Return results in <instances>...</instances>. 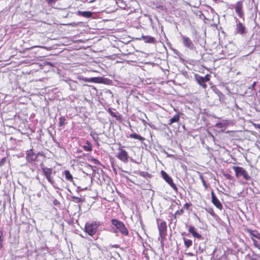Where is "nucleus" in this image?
<instances>
[{
    "instance_id": "obj_1",
    "label": "nucleus",
    "mask_w": 260,
    "mask_h": 260,
    "mask_svg": "<svg viewBox=\"0 0 260 260\" xmlns=\"http://www.w3.org/2000/svg\"><path fill=\"white\" fill-rule=\"evenodd\" d=\"M244 230L249 235L253 247L260 251V233L256 230H253L249 228H246Z\"/></svg>"
},
{
    "instance_id": "obj_2",
    "label": "nucleus",
    "mask_w": 260,
    "mask_h": 260,
    "mask_svg": "<svg viewBox=\"0 0 260 260\" xmlns=\"http://www.w3.org/2000/svg\"><path fill=\"white\" fill-rule=\"evenodd\" d=\"M100 225V222L98 221L87 222L85 224L84 231L89 236H93L96 233Z\"/></svg>"
},
{
    "instance_id": "obj_3",
    "label": "nucleus",
    "mask_w": 260,
    "mask_h": 260,
    "mask_svg": "<svg viewBox=\"0 0 260 260\" xmlns=\"http://www.w3.org/2000/svg\"><path fill=\"white\" fill-rule=\"evenodd\" d=\"M236 23L235 34L242 36L245 35L248 32L245 24L240 21L238 18L236 19Z\"/></svg>"
},
{
    "instance_id": "obj_4",
    "label": "nucleus",
    "mask_w": 260,
    "mask_h": 260,
    "mask_svg": "<svg viewBox=\"0 0 260 260\" xmlns=\"http://www.w3.org/2000/svg\"><path fill=\"white\" fill-rule=\"evenodd\" d=\"M117 145L119 146V147L118 148V152L116 155V157L124 163H127L128 160L127 152L123 149L124 147L121 145L120 143H118Z\"/></svg>"
},
{
    "instance_id": "obj_5",
    "label": "nucleus",
    "mask_w": 260,
    "mask_h": 260,
    "mask_svg": "<svg viewBox=\"0 0 260 260\" xmlns=\"http://www.w3.org/2000/svg\"><path fill=\"white\" fill-rule=\"evenodd\" d=\"M157 228L159 232V235L161 240H164L166 238L167 235V224L165 220H161L160 223H158V219H156Z\"/></svg>"
},
{
    "instance_id": "obj_6",
    "label": "nucleus",
    "mask_w": 260,
    "mask_h": 260,
    "mask_svg": "<svg viewBox=\"0 0 260 260\" xmlns=\"http://www.w3.org/2000/svg\"><path fill=\"white\" fill-rule=\"evenodd\" d=\"M233 169L235 171V175L237 178L242 176L246 180H250L251 177L249 175L248 172L245 170L243 168L238 166H233Z\"/></svg>"
},
{
    "instance_id": "obj_7",
    "label": "nucleus",
    "mask_w": 260,
    "mask_h": 260,
    "mask_svg": "<svg viewBox=\"0 0 260 260\" xmlns=\"http://www.w3.org/2000/svg\"><path fill=\"white\" fill-rule=\"evenodd\" d=\"M112 224L114 225L119 232L124 236L128 235V231L125 226L124 224L121 221L118 220L116 219H112Z\"/></svg>"
},
{
    "instance_id": "obj_8",
    "label": "nucleus",
    "mask_w": 260,
    "mask_h": 260,
    "mask_svg": "<svg viewBox=\"0 0 260 260\" xmlns=\"http://www.w3.org/2000/svg\"><path fill=\"white\" fill-rule=\"evenodd\" d=\"M234 7L235 13L238 16L244 20L245 13L243 8V0H240L237 2Z\"/></svg>"
},
{
    "instance_id": "obj_9",
    "label": "nucleus",
    "mask_w": 260,
    "mask_h": 260,
    "mask_svg": "<svg viewBox=\"0 0 260 260\" xmlns=\"http://www.w3.org/2000/svg\"><path fill=\"white\" fill-rule=\"evenodd\" d=\"M40 166L43 171V174L44 176L46 177L48 181L51 184H53L54 183V181L51 177L53 171L52 169L51 168H49L46 167H45L43 162L40 165Z\"/></svg>"
},
{
    "instance_id": "obj_10",
    "label": "nucleus",
    "mask_w": 260,
    "mask_h": 260,
    "mask_svg": "<svg viewBox=\"0 0 260 260\" xmlns=\"http://www.w3.org/2000/svg\"><path fill=\"white\" fill-rule=\"evenodd\" d=\"M39 155L44 156V155L41 152H38L37 154H35L32 149H30L27 151L26 159L27 161L32 162L37 161V159Z\"/></svg>"
},
{
    "instance_id": "obj_11",
    "label": "nucleus",
    "mask_w": 260,
    "mask_h": 260,
    "mask_svg": "<svg viewBox=\"0 0 260 260\" xmlns=\"http://www.w3.org/2000/svg\"><path fill=\"white\" fill-rule=\"evenodd\" d=\"M161 177L170 185V186L175 191H177L178 188L176 184L174 183L172 178L164 171H161Z\"/></svg>"
},
{
    "instance_id": "obj_12",
    "label": "nucleus",
    "mask_w": 260,
    "mask_h": 260,
    "mask_svg": "<svg viewBox=\"0 0 260 260\" xmlns=\"http://www.w3.org/2000/svg\"><path fill=\"white\" fill-rule=\"evenodd\" d=\"M211 197L212 204L218 209L222 210L223 208L222 205L213 190L211 191Z\"/></svg>"
},
{
    "instance_id": "obj_13",
    "label": "nucleus",
    "mask_w": 260,
    "mask_h": 260,
    "mask_svg": "<svg viewBox=\"0 0 260 260\" xmlns=\"http://www.w3.org/2000/svg\"><path fill=\"white\" fill-rule=\"evenodd\" d=\"M182 42H183L184 45L186 47H187L190 49H193L194 45L189 37H186V36H182Z\"/></svg>"
},
{
    "instance_id": "obj_14",
    "label": "nucleus",
    "mask_w": 260,
    "mask_h": 260,
    "mask_svg": "<svg viewBox=\"0 0 260 260\" xmlns=\"http://www.w3.org/2000/svg\"><path fill=\"white\" fill-rule=\"evenodd\" d=\"M244 260H260V255L252 250L251 253L245 255Z\"/></svg>"
},
{
    "instance_id": "obj_15",
    "label": "nucleus",
    "mask_w": 260,
    "mask_h": 260,
    "mask_svg": "<svg viewBox=\"0 0 260 260\" xmlns=\"http://www.w3.org/2000/svg\"><path fill=\"white\" fill-rule=\"evenodd\" d=\"M194 78L196 82L203 88L206 89L207 87L206 82L205 81L203 77H202L198 74H195Z\"/></svg>"
},
{
    "instance_id": "obj_16",
    "label": "nucleus",
    "mask_w": 260,
    "mask_h": 260,
    "mask_svg": "<svg viewBox=\"0 0 260 260\" xmlns=\"http://www.w3.org/2000/svg\"><path fill=\"white\" fill-rule=\"evenodd\" d=\"M94 2L95 4L93 8L95 9H103L104 7L106 6L105 2L106 0H93L90 1L89 3Z\"/></svg>"
},
{
    "instance_id": "obj_17",
    "label": "nucleus",
    "mask_w": 260,
    "mask_h": 260,
    "mask_svg": "<svg viewBox=\"0 0 260 260\" xmlns=\"http://www.w3.org/2000/svg\"><path fill=\"white\" fill-rule=\"evenodd\" d=\"M188 232L191 233L194 238L198 239H202V235L196 232V229L193 226L190 225L189 226Z\"/></svg>"
},
{
    "instance_id": "obj_18",
    "label": "nucleus",
    "mask_w": 260,
    "mask_h": 260,
    "mask_svg": "<svg viewBox=\"0 0 260 260\" xmlns=\"http://www.w3.org/2000/svg\"><path fill=\"white\" fill-rule=\"evenodd\" d=\"M78 16H80L85 18H89L92 17V13L90 11H78L77 12Z\"/></svg>"
},
{
    "instance_id": "obj_19",
    "label": "nucleus",
    "mask_w": 260,
    "mask_h": 260,
    "mask_svg": "<svg viewBox=\"0 0 260 260\" xmlns=\"http://www.w3.org/2000/svg\"><path fill=\"white\" fill-rule=\"evenodd\" d=\"M108 112L111 116L114 117L117 120L121 121V116L117 112L113 111L110 108L108 109Z\"/></svg>"
},
{
    "instance_id": "obj_20",
    "label": "nucleus",
    "mask_w": 260,
    "mask_h": 260,
    "mask_svg": "<svg viewBox=\"0 0 260 260\" xmlns=\"http://www.w3.org/2000/svg\"><path fill=\"white\" fill-rule=\"evenodd\" d=\"M180 120V113H178L171 118L168 122V125H171L173 123L178 122Z\"/></svg>"
},
{
    "instance_id": "obj_21",
    "label": "nucleus",
    "mask_w": 260,
    "mask_h": 260,
    "mask_svg": "<svg viewBox=\"0 0 260 260\" xmlns=\"http://www.w3.org/2000/svg\"><path fill=\"white\" fill-rule=\"evenodd\" d=\"M82 148L86 151H92V145L88 140H86L85 145H83Z\"/></svg>"
},
{
    "instance_id": "obj_22",
    "label": "nucleus",
    "mask_w": 260,
    "mask_h": 260,
    "mask_svg": "<svg viewBox=\"0 0 260 260\" xmlns=\"http://www.w3.org/2000/svg\"><path fill=\"white\" fill-rule=\"evenodd\" d=\"M66 179L70 182H73V177L72 175L71 174L70 171L65 170L63 173Z\"/></svg>"
},
{
    "instance_id": "obj_23",
    "label": "nucleus",
    "mask_w": 260,
    "mask_h": 260,
    "mask_svg": "<svg viewBox=\"0 0 260 260\" xmlns=\"http://www.w3.org/2000/svg\"><path fill=\"white\" fill-rule=\"evenodd\" d=\"M143 40L146 43H154L155 41L154 38L150 36H142Z\"/></svg>"
},
{
    "instance_id": "obj_24",
    "label": "nucleus",
    "mask_w": 260,
    "mask_h": 260,
    "mask_svg": "<svg viewBox=\"0 0 260 260\" xmlns=\"http://www.w3.org/2000/svg\"><path fill=\"white\" fill-rule=\"evenodd\" d=\"M129 137L131 138H133V139H135L139 140H140L141 142H143L145 140L144 138H143V137L141 136L140 135H137L136 133L131 134L129 135Z\"/></svg>"
},
{
    "instance_id": "obj_25",
    "label": "nucleus",
    "mask_w": 260,
    "mask_h": 260,
    "mask_svg": "<svg viewBox=\"0 0 260 260\" xmlns=\"http://www.w3.org/2000/svg\"><path fill=\"white\" fill-rule=\"evenodd\" d=\"M184 245L186 248H188L189 247H190L192 244V242L190 239H187L185 238H183Z\"/></svg>"
},
{
    "instance_id": "obj_26",
    "label": "nucleus",
    "mask_w": 260,
    "mask_h": 260,
    "mask_svg": "<svg viewBox=\"0 0 260 260\" xmlns=\"http://www.w3.org/2000/svg\"><path fill=\"white\" fill-rule=\"evenodd\" d=\"M66 119L64 116H61L59 118L58 125L59 127L63 126L66 123Z\"/></svg>"
},
{
    "instance_id": "obj_27",
    "label": "nucleus",
    "mask_w": 260,
    "mask_h": 260,
    "mask_svg": "<svg viewBox=\"0 0 260 260\" xmlns=\"http://www.w3.org/2000/svg\"><path fill=\"white\" fill-rule=\"evenodd\" d=\"M71 198L73 200L77 203H82L84 201V199H82L76 196H72Z\"/></svg>"
},
{
    "instance_id": "obj_28",
    "label": "nucleus",
    "mask_w": 260,
    "mask_h": 260,
    "mask_svg": "<svg viewBox=\"0 0 260 260\" xmlns=\"http://www.w3.org/2000/svg\"><path fill=\"white\" fill-rule=\"evenodd\" d=\"M200 178L201 180L202 184H203V186H204L205 189H207L208 187V186L206 181L205 180L204 177L203 176V175L202 174H201L200 175Z\"/></svg>"
},
{
    "instance_id": "obj_29",
    "label": "nucleus",
    "mask_w": 260,
    "mask_h": 260,
    "mask_svg": "<svg viewBox=\"0 0 260 260\" xmlns=\"http://www.w3.org/2000/svg\"><path fill=\"white\" fill-rule=\"evenodd\" d=\"M183 213L184 210L183 209L176 211L174 215V218H176L177 216L182 215Z\"/></svg>"
},
{
    "instance_id": "obj_30",
    "label": "nucleus",
    "mask_w": 260,
    "mask_h": 260,
    "mask_svg": "<svg viewBox=\"0 0 260 260\" xmlns=\"http://www.w3.org/2000/svg\"><path fill=\"white\" fill-rule=\"evenodd\" d=\"M139 174L140 176H141L143 177H145V178L147 177H151L150 174H149V173L147 172H140L139 173Z\"/></svg>"
},
{
    "instance_id": "obj_31",
    "label": "nucleus",
    "mask_w": 260,
    "mask_h": 260,
    "mask_svg": "<svg viewBox=\"0 0 260 260\" xmlns=\"http://www.w3.org/2000/svg\"><path fill=\"white\" fill-rule=\"evenodd\" d=\"M206 210L213 217L216 216V214H215L213 208H209L208 209H207Z\"/></svg>"
},
{
    "instance_id": "obj_32",
    "label": "nucleus",
    "mask_w": 260,
    "mask_h": 260,
    "mask_svg": "<svg viewBox=\"0 0 260 260\" xmlns=\"http://www.w3.org/2000/svg\"><path fill=\"white\" fill-rule=\"evenodd\" d=\"M223 175L226 179L231 180H233L234 178L233 176L229 174H224Z\"/></svg>"
},
{
    "instance_id": "obj_33",
    "label": "nucleus",
    "mask_w": 260,
    "mask_h": 260,
    "mask_svg": "<svg viewBox=\"0 0 260 260\" xmlns=\"http://www.w3.org/2000/svg\"><path fill=\"white\" fill-rule=\"evenodd\" d=\"M211 76L210 74H207L205 77H203L205 81L207 82L210 80Z\"/></svg>"
},
{
    "instance_id": "obj_34",
    "label": "nucleus",
    "mask_w": 260,
    "mask_h": 260,
    "mask_svg": "<svg viewBox=\"0 0 260 260\" xmlns=\"http://www.w3.org/2000/svg\"><path fill=\"white\" fill-rule=\"evenodd\" d=\"M192 205L191 203H186L184 205V208L188 210L189 207Z\"/></svg>"
},
{
    "instance_id": "obj_35",
    "label": "nucleus",
    "mask_w": 260,
    "mask_h": 260,
    "mask_svg": "<svg viewBox=\"0 0 260 260\" xmlns=\"http://www.w3.org/2000/svg\"><path fill=\"white\" fill-rule=\"evenodd\" d=\"M98 78H92L90 80H88L87 79H85L84 80V81H91V82H96V80H98Z\"/></svg>"
},
{
    "instance_id": "obj_36",
    "label": "nucleus",
    "mask_w": 260,
    "mask_h": 260,
    "mask_svg": "<svg viewBox=\"0 0 260 260\" xmlns=\"http://www.w3.org/2000/svg\"><path fill=\"white\" fill-rule=\"evenodd\" d=\"M53 204L54 205H57L58 204H59V202L57 200H54L53 201Z\"/></svg>"
},
{
    "instance_id": "obj_37",
    "label": "nucleus",
    "mask_w": 260,
    "mask_h": 260,
    "mask_svg": "<svg viewBox=\"0 0 260 260\" xmlns=\"http://www.w3.org/2000/svg\"><path fill=\"white\" fill-rule=\"evenodd\" d=\"M93 160H94V161H98V160H97V159H93Z\"/></svg>"
},
{
    "instance_id": "obj_38",
    "label": "nucleus",
    "mask_w": 260,
    "mask_h": 260,
    "mask_svg": "<svg viewBox=\"0 0 260 260\" xmlns=\"http://www.w3.org/2000/svg\"><path fill=\"white\" fill-rule=\"evenodd\" d=\"M74 83H75L76 84H77V81H74Z\"/></svg>"
},
{
    "instance_id": "obj_39",
    "label": "nucleus",
    "mask_w": 260,
    "mask_h": 260,
    "mask_svg": "<svg viewBox=\"0 0 260 260\" xmlns=\"http://www.w3.org/2000/svg\"><path fill=\"white\" fill-rule=\"evenodd\" d=\"M258 127L260 128V124L258 125Z\"/></svg>"
},
{
    "instance_id": "obj_40",
    "label": "nucleus",
    "mask_w": 260,
    "mask_h": 260,
    "mask_svg": "<svg viewBox=\"0 0 260 260\" xmlns=\"http://www.w3.org/2000/svg\"><path fill=\"white\" fill-rule=\"evenodd\" d=\"M87 189V187H85V188H83V189L85 190V189Z\"/></svg>"
},
{
    "instance_id": "obj_41",
    "label": "nucleus",
    "mask_w": 260,
    "mask_h": 260,
    "mask_svg": "<svg viewBox=\"0 0 260 260\" xmlns=\"http://www.w3.org/2000/svg\"><path fill=\"white\" fill-rule=\"evenodd\" d=\"M214 2H217L218 0H213Z\"/></svg>"
}]
</instances>
